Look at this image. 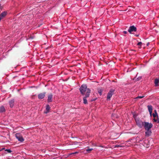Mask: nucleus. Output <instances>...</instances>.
I'll return each mask as SVG.
<instances>
[{
	"label": "nucleus",
	"mask_w": 159,
	"mask_h": 159,
	"mask_svg": "<svg viewBox=\"0 0 159 159\" xmlns=\"http://www.w3.org/2000/svg\"><path fill=\"white\" fill-rule=\"evenodd\" d=\"M93 148H90V149H87L86 150V151L87 152H89L91 151L92 150H93Z\"/></svg>",
	"instance_id": "nucleus-20"
},
{
	"label": "nucleus",
	"mask_w": 159,
	"mask_h": 159,
	"mask_svg": "<svg viewBox=\"0 0 159 159\" xmlns=\"http://www.w3.org/2000/svg\"><path fill=\"white\" fill-rule=\"evenodd\" d=\"M2 149L3 150L5 149V148H2Z\"/></svg>",
	"instance_id": "nucleus-29"
},
{
	"label": "nucleus",
	"mask_w": 159,
	"mask_h": 159,
	"mask_svg": "<svg viewBox=\"0 0 159 159\" xmlns=\"http://www.w3.org/2000/svg\"><path fill=\"white\" fill-rule=\"evenodd\" d=\"M148 44H149V43H148L147 44V45L148 46Z\"/></svg>",
	"instance_id": "nucleus-30"
},
{
	"label": "nucleus",
	"mask_w": 159,
	"mask_h": 159,
	"mask_svg": "<svg viewBox=\"0 0 159 159\" xmlns=\"http://www.w3.org/2000/svg\"><path fill=\"white\" fill-rule=\"evenodd\" d=\"M137 30V29L134 26H131L129 27L128 30V32L130 34L133 31L135 32Z\"/></svg>",
	"instance_id": "nucleus-7"
},
{
	"label": "nucleus",
	"mask_w": 159,
	"mask_h": 159,
	"mask_svg": "<svg viewBox=\"0 0 159 159\" xmlns=\"http://www.w3.org/2000/svg\"><path fill=\"white\" fill-rule=\"evenodd\" d=\"M46 93L44 92L39 94L38 95V98L39 99H42L44 98L45 96Z\"/></svg>",
	"instance_id": "nucleus-8"
},
{
	"label": "nucleus",
	"mask_w": 159,
	"mask_h": 159,
	"mask_svg": "<svg viewBox=\"0 0 159 159\" xmlns=\"http://www.w3.org/2000/svg\"><path fill=\"white\" fill-rule=\"evenodd\" d=\"M152 124L151 123L144 122V124L143 126L145 130H148L151 129V128L152 127Z\"/></svg>",
	"instance_id": "nucleus-2"
},
{
	"label": "nucleus",
	"mask_w": 159,
	"mask_h": 159,
	"mask_svg": "<svg viewBox=\"0 0 159 159\" xmlns=\"http://www.w3.org/2000/svg\"><path fill=\"white\" fill-rule=\"evenodd\" d=\"M147 107L150 114L151 116L152 111V107L151 105H148Z\"/></svg>",
	"instance_id": "nucleus-10"
},
{
	"label": "nucleus",
	"mask_w": 159,
	"mask_h": 159,
	"mask_svg": "<svg viewBox=\"0 0 159 159\" xmlns=\"http://www.w3.org/2000/svg\"><path fill=\"white\" fill-rule=\"evenodd\" d=\"M141 79V77H139V78H138V80H140Z\"/></svg>",
	"instance_id": "nucleus-25"
},
{
	"label": "nucleus",
	"mask_w": 159,
	"mask_h": 159,
	"mask_svg": "<svg viewBox=\"0 0 159 159\" xmlns=\"http://www.w3.org/2000/svg\"><path fill=\"white\" fill-rule=\"evenodd\" d=\"M139 36V35H136V36H137V37H138Z\"/></svg>",
	"instance_id": "nucleus-31"
},
{
	"label": "nucleus",
	"mask_w": 159,
	"mask_h": 159,
	"mask_svg": "<svg viewBox=\"0 0 159 159\" xmlns=\"http://www.w3.org/2000/svg\"><path fill=\"white\" fill-rule=\"evenodd\" d=\"M98 93L100 95H102V89H99L98 90Z\"/></svg>",
	"instance_id": "nucleus-17"
},
{
	"label": "nucleus",
	"mask_w": 159,
	"mask_h": 159,
	"mask_svg": "<svg viewBox=\"0 0 159 159\" xmlns=\"http://www.w3.org/2000/svg\"><path fill=\"white\" fill-rule=\"evenodd\" d=\"M50 106H49V105H47V106H46V110L47 111L46 112H45V113H48L50 109Z\"/></svg>",
	"instance_id": "nucleus-16"
},
{
	"label": "nucleus",
	"mask_w": 159,
	"mask_h": 159,
	"mask_svg": "<svg viewBox=\"0 0 159 159\" xmlns=\"http://www.w3.org/2000/svg\"><path fill=\"white\" fill-rule=\"evenodd\" d=\"M5 151H7L8 153H11V151L10 149H6L5 150Z\"/></svg>",
	"instance_id": "nucleus-21"
},
{
	"label": "nucleus",
	"mask_w": 159,
	"mask_h": 159,
	"mask_svg": "<svg viewBox=\"0 0 159 159\" xmlns=\"http://www.w3.org/2000/svg\"><path fill=\"white\" fill-rule=\"evenodd\" d=\"M3 150L2 149V148L1 149H0V151H2Z\"/></svg>",
	"instance_id": "nucleus-28"
},
{
	"label": "nucleus",
	"mask_w": 159,
	"mask_h": 159,
	"mask_svg": "<svg viewBox=\"0 0 159 159\" xmlns=\"http://www.w3.org/2000/svg\"><path fill=\"white\" fill-rule=\"evenodd\" d=\"M14 102V99H12L9 101V104L10 107H13Z\"/></svg>",
	"instance_id": "nucleus-11"
},
{
	"label": "nucleus",
	"mask_w": 159,
	"mask_h": 159,
	"mask_svg": "<svg viewBox=\"0 0 159 159\" xmlns=\"http://www.w3.org/2000/svg\"><path fill=\"white\" fill-rule=\"evenodd\" d=\"M154 84L156 86H158L159 84V79H156L155 80Z\"/></svg>",
	"instance_id": "nucleus-14"
},
{
	"label": "nucleus",
	"mask_w": 159,
	"mask_h": 159,
	"mask_svg": "<svg viewBox=\"0 0 159 159\" xmlns=\"http://www.w3.org/2000/svg\"><path fill=\"white\" fill-rule=\"evenodd\" d=\"M121 147V146L120 145H116L115 146V148H118V147Z\"/></svg>",
	"instance_id": "nucleus-23"
},
{
	"label": "nucleus",
	"mask_w": 159,
	"mask_h": 159,
	"mask_svg": "<svg viewBox=\"0 0 159 159\" xmlns=\"http://www.w3.org/2000/svg\"><path fill=\"white\" fill-rule=\"evenodd\" d=\"M80 90L81 94L84 95L86 92V94H87V92L88 89H89L90 91V90L89 88H87V85L86 84H83L80 87Z\"/></svg>",
	"instance_id": "nucleus-1"
},
{
	"label": "nucleus",
	"mask_w": 159,
	"mask_h": 159,
	"mask_svg": "<svg viewBox=\"0 0 159 159\" xmlns=\"http://www.w3.org/2000/svg\"><path fill=\"white\" fill-rule=\"evenodd\" d=\"M144 97V96H138L137 97L135 98H142Z\"/></svg>",
	"instance_id": "nucleus-19"
},
{
	"label": "nucleus",
	"mask_w": 159,
	"mask_h": 159,
	"mask_svg": "<svg viewBox=\"0 0 159 159\" xmlns=\"http://www.w3.org/2000/svg\"><path fill=\"white\" fill-rule=\"evenodd\" d=\"M5 109L3 106H2L0 108V112H2L5 111Z\"/></svg>",
	"instance_id": "nucleus-15"
},
{
	"label": "nucleus",
	"mask_w": 159,
	"mask_h": 159,
	"mask_svg": "<svg viewBox=\"0 0 159 159\" xmlns=\"http://www.w3.org/2000/svg\"><path fill=\"white\" fill-rule=\"evenodd\" d=\"M135 120L137 125L140 128H141L143 125L144 122L142 121L139 118H135Z\"/></svg>",
	"instance_id": "nucleus-3"
},
{
	"label": "nucleus",
	"mask_w": 159,
	"mask_h": 159,
	"mask_svg": "<svg viewBox=\"0 0 159 159\" xmlns=\"http://www.w3.org/2000/svg\"><path fill=\"white\" fill-rule=\"evenodd\" d=\"M142 44V42H139L138 44H137V45H138V46H141V45Z\"/></svg>",
	"instance_id": "nucleus-22"
},
{
	"label": "nucleus",
	"mask_w": 159,
	"mask_h": 159,
	"mask_svg": "<svg viewBox=\"0 0 159 159\" xmlns=\"http://www.w3.org/2000/svg\"><path fill=\"white\" fill-rule=\"evenodd\" d=\"M155 113H153L152 114V116H153V117H154V118H155L156 116L157 115V113L156 110H155Z\"/></svg>",
	"instance_id": "nucleus-18"
},
{
	"label": "nucleus",
	"mask_w": 159,
	"mask_h": 159,
	"mask_svg": "<svg viewBox=\"0 0 159 159\" xmlns=\"http://www.w3.org/2000/svg\"><path fill=\"white\" fill-rule=\"evenodd\" d=\"M7 12L5 11L2 12L0 15V17L3 19L7 15Z\"/></svg>",
	"instance_id": "nucleus-13"
},
{
	"label": "nucleus",
	"mask_w": 159,
	"mask_h": 159,
	"mask_svg": "<svg viewBox=\"0 0 159 159\" xmlns=\"http://www.w3.org/2000/svg\"><path fill=\"white\" fill-rule=\"evenodd\" d=\"M52 98L53 95L52 93H50L49 94L48 96V102H50L52 101Z\"/></svg>",
	"instance_id": "nucleus-9"
},
{
	"label": "nucleus",
	"mask_w": 159,
	"mask_h": 159,
	"mask_svg": "<svg viewBox=\"0 0 159 159\" xmlns=\"http://www.w3.org/2000/svg\"><path fill=\"white\" fill-rule=\"evenodd\" d=\"M115 90L111 89L110 90L109 92L108 93L107 95V99L108 100H110L111 97L112 95L115 93Z\"/></svg>",
	"instance_id": "nucleus-4"
},
{
	"label": "nucleus",
	"mask_w": 159,
	"mask_h": 159,
	"mask_svg": "<svg viewBox=\"0 0 159 159\" xmlns=\"http://www.w3.org/2000/svg\"><path fill=\"white\" fill-rule=\"evenodd\" d=\"M123 33L125 34H127V31H124L123 32Z\"/></svg>",
	"instance_id": "nucleus-24"
},
{
	"label": "nucleus",
	"mask_w": 159,
	"mask_h": 159,
	"mask_svg": "<svg viewBox=\"0 0 159 159\" xmlns=\"http://www.w3.org/2000/svg\"><path fill=\"white\" fill-rule=\"evenodd\" d=\"M15 136L16 139L21 142H23L24 140L22 136L20 133H16L15 135Z\"/></svg>",
	"instance_id": "nucleus-6"
},
{
	"label": "nucleus",
	"mask_w": 159,
	"mask_h": 159,
	"mask_svg": "<svg viewBox=\"0 0 159 159\" xmlns=\"http://www.w3.org/2000/svg\"><path fill=\"white\" fill-rule=\"evenodd\" d=\"M78 153V152H74V153H73L72 154H76V153Z\"/></svg>",
	"instance_id": "nucleus-26"
},
{
	"label": "nucleus",
	"mask_w": 159,
	"mask_h": 159,
	"mask_svg": "<svg viewBox=\"0 0 159 159\" xmlns=\"http://www.w3.org/2000/svg\"><path fill=\"white\" fill-rule=\"evenodd\" d=\"M94 100H92L91 101H94Z\"/></svg>",
	"instance_id": "nucleus-32"
},
{
	"label": "nucleus",
	"mask_w": 159,
	"mask_h": 159,
	"mask_svg": "<svg viewBox=\"0 0 159 159\" xmlns=\"http://www.w3.org/2000/svg\"><path fill=\"white\" fill-rule=\"evenodd\" d=\"M90 91L88 89L87 92V94H86L85 96L83 98V102L84 104H87L88 103L87 101V98L90 95Z\"/></svg>",
	"instance_id": "nucleus-5"
},
{
	"label": "nucleus",
	"mask_w": 159,
	"mask_h": 159,
	"mask_svg": "<svg viewBox=\"0 0 159 159\" xmlns=\"http://www.w3.org/2000/svg\"><path fill=\"white\" fill-rule=\"evenodd\" d=\"M154 121L155 122L157 121V120H155V119H154Z\"/></svg>",
	"instance_id": "nucleus-27"
},
{
	"label": "nucleus",
	"mask_w": 159,
	"mask_h": 159,
	"mask_svg": "<svg viewBox=\"0 0 159 159\" xmlns=\"http://www.w3.org/2000/svg\"><path fill=\"white\" fill-rule=\"evenodd\" d=\"M146 131L145 132V134L146 136H150L151 133L152 131L151 129L148 130H146Z\"/></svg>",
	"instance_id": "nucleus-12"
}]
</instances>
